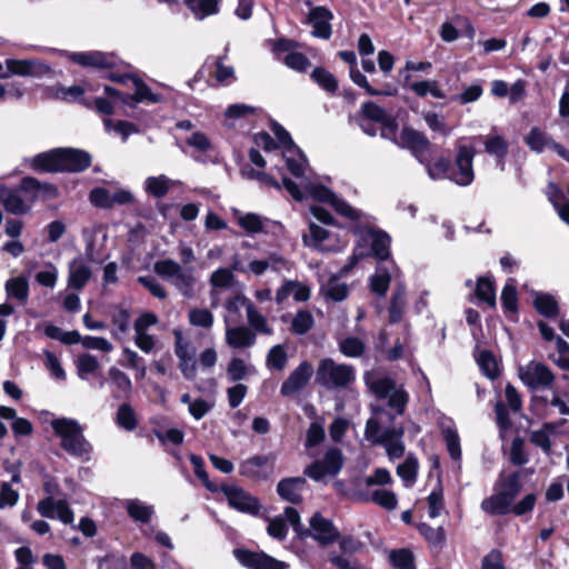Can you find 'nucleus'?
<instances>
[{
    "label": "nucleus",
    "mask_w": 569,
    "mask_h": 569,
    "mask_svg": "<svg viewBox=\"0 0 569 569\" xmlns=\"http://www.w3.org/2000/svg\"><path fill=\"white\" fill-rule=\"evenodd\" d=\"M366 383L372 393L379 398H388L389 406L402 415L408 402V393L389 377L366 375Z\"/></svg>",
    "instance_id": "nucleus-6"
},
{
    "label": "nucleus",
    "mask_w": 569,
    "mask_h": 569,
    "mask_svg": "<svg viewBox=\"0 0 569 569\" xmlns=\"http://www.w3.org/2000/svg\"><path fill=\"white\" fill-rule=\"evenodd\" d=\"M405 307L406 291L402 287H398L392 295L391 306L389 309V319L391 322L400 321Z\"/></svg>",
    "instance_id": "nucleus-47"
},
{
    "label": "nucleus",
    "mask_w": 569,
    "mask_h": 569,
    "mask_svg": "<svg viewBox=\"0 0 569 569\" xmlns=\"http://www.w3.org/2000/svg\"><path fill=\"white\" fill-rule=\"evenodd\" d=\"M418 468V460L412 455H409L406 460L397 467V475L406 487H412L416 482Z\"/></svg>",
    "instance_id": "nucleus-34"
},
{
    "label": "nucleus",
    "mask_w": 569,
    "mask_h": 569,
    "mask_svg": "<svg viewBox=\"0 0 569 569\" xmlns=\"http://www.w3.org/2000/svg\"><path fill=\"white\" fill-rule=\"evenodd\" d=\"M501 302L502 307L506 311L517 312L518 310V297L516 286L513 284V280L510 279L502 289L501 292Z\"/></svg>",
    "instance_id": "nucleus-53"
},
{
    "label": "nucleus",
    "mask_w": 569,
    "mask_h": 569,
    "mask_svg": "<svg viewBox=\"0 0 569 569\" xmlns=\"http://www.w3.org/2000/svg\"><path fill=\"white\" fill-rule=\"evenodd\" d=\"M20 495L9 482L0 483V509L12 508L19 501Z\"/></svg>",
    "instance_id": "nucleus-63"
},
{
    "label": "nucleus",
    "mask_w": 569,
    "mask_h": 569,
    "mask_svg": "<svg viewBox=\"0 0 569 569\" xmlns=\"http://www.w3.org/2000/svg\"><path fill=\"white\" fill-rule=\"evenodd\" d=\"M312 79L326 91L335 92L338 88V82L332 73L323 68H316L311 73Z\"/></svg>",
    "instance_id": "nucleus-54"
},
{
    "label": "nucleus",
    "mask_w": 569,
    "mask_h": 569,
    "mask_svg": "<svg viewBox=\"0 0 569 569\" xmlns=\"http://www.w3.org/2000/svg\"><path fill=\"white\" fill-rule=\"evenodd\" d=\"M343 466V455L340 449L331 447L327 449L323 458L309 465L303 475L315 481H322L326 477L337 476Z\"/></svg>",
    "instance_id": "nucleus-7"
},
{
    "label": "nucleus",
    "mask_w": 569,
    "mask_h": 569,
    "mask_svg": "<svg viewBox=\"0 0 569 569\" xmlns=\"http://www.w3.org/2000/svg\"><path fill=\"white\" fill-rule=\"evenodd\" d=\"M365 343L356 337H347L339 341V350L349 358H357L365 352Z\"/></svg>",
    "instance_id": "nucleus-49"
},
{
    "label": "nucleus",
    "mask_w": 569,
    "mask_h": 569,
    "mask_svg": "<svg viewBox=\"0 0 569 569\" xmlns=\"http://www.w3.org/2000/svg\"><path fill=\"white\" fill-rule=\"evenodd\" d=\"M533 302L537 311L545 317L551 318L558 313V303L548 293H537Z\"/></svg>",
    "instance_id": "nucleus-44"
},
{
    "label": "nucleus",
    "mask_w": 569,
    "mask_h": 569,
    "mask_svg": "<svg viewBox=\"0 0 569 569\" xmlns=\"http://www.w3.org/2000/svg\"><path fill=\"white\" fill-rule=\"evenodd\" d=\"M283 187L297 201L303 200L306 197H310L313 200L320 202L330 203L338 213L352 220H358L361 213L349 206L346 201L337 198L328 188L303 180L300 186L291 181L290 179L282 178Z\"/></svg>",
    "instance_id": "nucleus-2"
},
{
    "label": "nucleus",
    "mask_w": 569,
    "mask_h": 569,
    "mask_svg": "<svg viewBox=\"0 0 569 569\" xmlns=\"http://www.w3.org/2000/svg\"><path fill=\"white\" fill-rule=\"evenodd\" d=\"M389 560L397 569H415L413 555L407 549L391 551Z\"/></svg>",
    "instance_id": "nucleus-56"
},
{
    "label": "nucleus",
    "mask_w": 569,
    "mask_h": 569,
    "mask_svg": "<svg viewBox=\"0 0 569 569\" xmlns=\"http://www.w3.org/2000/svg\"><path fill=\"white\" fill-rule=\"evenodd\" d=\"M62 158L61 148L52 149L47 152L37 154L32 159V168L36 170L47 172H60L62 171Z\"/></svg>",
    "instance_id": "nucleus-26"
},
{
    "label": "nucleus",
    "mask_w": 569,
    "mask_h": 569,
    "mask_svg": "<svg viewBox=\"0 0 569 569\" xmlns=\"http://www.w3.org/2000/svg\"><path fill=\"white\" fill-rule=\"evenodd\" d=\"M418 530L420 535L431 547L442 548L446 543V531L443 527L433 528L428 523H419Z\"/></svg>",
    "instance_id": "nucleus-35"
},
{
    "label": "nucleus",
    "mask_w": 569,
    "mask_h": 569,
    "mask_svg": "<svg viewBox=\"0 0 569 569\" xmlns=\"http://www.w3.org/2000/svg\"><path fill=\"white\" fill-rule=\"evenodd\" d=\"M247 319L250 325L256 331L270 335L271 329L267 323V319L264 316H262L257 308L251 302L247 306Z\"/></svg>",
    "instance_id": "nucleus-50"
},
{
    "label": "nucleus",
    "mask_w": 569,
    "mask_h": 569,
    "mask_svg": "<svg viewBox=\"0 0 569 569\" xmlns=\"http://www.w3.org/2000/svg\"><path fill=\"white\" fill-rule=\"evenodd\" d=\"M188 320L189 323L194 327L211 329L214 317L213 313L206 308H192L188 312Z\"/></svg>",
    "instance_id": "nucleus-42"
},
{
    "label": "nucleus",
    "mask_w": 569,
    "mask_h": 569,
    "mask_svg": "<svg viewBox=\"0 0 569 569\" xmlns=\"http://www.w3.org/2000/svg\"><path fill=\"white\" fill-rule=\"evenodd\" d=\"M237 223L248 233H259L263 230V219L257 213L236 212Z\"/></svg>",
    "instance_id": "nucleus-41"
},
{
    "label": "nucleus",
    "mask_w": 569,
    "mask_h": 569,
    "mask_svg": "<svg viewBox=\"0 0 569 569\" xmlns=\"http://www.w3.org/2000/svg\"><path fill=\"white\" fill-rule=\"evenodd\" d=\"M92 274L90 266L82 257H77L68 266V286L81 290L90 280Z\"/></svg>",
    "instance_id": "nucleus-23"
},
{
    "label": "nucleus",
    "mask_w": 569,
    "mask_h": 569,
    "mask_svg": "<svg viewBox=\"0 0 569 569\" xmlns=\"http://www.w3.org/2000/svg\"><path fill=\"white\" fill-rule=\"evenodd\" d=\"M228 503L233 509L256 516L259 513L260 503L257 498L237 486H223L221 488Z\"/></svg>",
    "instance_id": "nucleus-14"
},
{
    "label": "nucleus",
    "mask_w": 569,
    "mask_h": 569,
    "mask_svg": "<svg viewBox=\"0 0 569 569\" xmlns=\"http://www.w3.org/2000/svg\"><path fill=\"white\" fill-rule=\"evenodd\" d=\"M89 198L91 203L99 208L127 204L133 200V196L129 190L117 188H94L91 190Z\"/></svg>",
    "instance_id": "nucleus-15"
},
{
    "label": "nucleus",
    "mask_w": 569,
    "mask_h": 569,
    "mask_svg": "<svg viewBox=\"0 0 569 569\" xmlns=\"http://www.w3.org/2000/svg\"><path fill=\"white\" fill-rule=\"evenodd\" d=\"M283 158L288 170L297 178L302 177L307 164V159L300 149L295 147L293 151L283 152Z\"/></svg>",
    "instance_id": "nucleus-39"
},
{
    "label": "nucleus",
    "mask_w": 569,
    "mask_h": 569,
    "mask_svg": "<svg viewBox=\"0 0 569 569\" xmlns=\"http://www.w3.org/2000/svg\"><path fill=\"white\" fill-rule=\"evenodd\" d=\"M6 67L7 73L1 74L4 78L12 76L40 78L51 72L49 66L36 59H7Z\"/></svg>",
    "instance_id": "nucleus-12"
},
{
    "label": "nucleus",
    "mask_w": 569,
    "mask_h": 569,
    "mask_svg": "<svg viewBox=\"0 0 569 569\" xmlns=\"http://www.w3.org/2000/svg\"><path fill=\"white\" fill-rule=\"evenodd\" d=\"M312 373V366L308 361H302L283 381L280 393L283 397L296 395L308 385Z\"/></svg>",
    "instance_id": "nucleus-18"
},
{
    "label": "nucleus",
    "mask_w": 569,
    "mask_h": 569,
    "mask_svg": "<svg viewBox=\"0 0 569 569\" xmlns=\"http://www.w3.org/2000/svg\"><path fill=\"white\" fill-rule=\"evenodd\" d=\"M476 151L472 147L460 146L455 159L456 169L451 172L450 180L455 183L466 187L471 184L475 179L473 158Z\"/></svg>",
    "instance_id": "nucleus-11"
},
{
    "label": "nucleus",
    "mask_w": 569,
    "mask_h": 569,
    "mask_svg": "<svg viewBox=\"0 0 569 569\" xmlns=\"http://www.w3.org/2000/svg\"><path fill=\"white\" fill-rule=\"evenodd\" d=\"M100 367L96 356L90 353L81 355L77 360V372L80 379L84 380L89 375L94 373Z\"/></svg>",
    "instance_id": "nucleus-48"
},
{
    "label": "nucleus",
    "mask_w": 569,
    "mask_h": 569,
    "mask_svg": "<svg viewBox=\"0 0 569 569\" xmlns=\"http://www.w3.org/2000/svg\"><path fill=\"white\" fill-rule=\"evenodd\" d=\"M323 290L326 296L335 301H341L348 295V288L346 283L339 281L337 278H331Z\"/></svg>",
    "instance_id": "nucleus-64"
},
{
    "label": "nucleus",
    "mask_w": 569,
    "mask_h": 569,
    "mask_svg": "<svg viewBox=\"0 0 569 569\" xmlns=\"http://www.w3.org/2000/svg\"><path fill=\"white\" fill-rule=\"evenodd\" d=\"M1 204L4 209L13 214H24L30 210V204L23 201V199L14 191L6 190Z\"/></svg>",
    "instance_id": "nucleus-37"
},
{
    "label": "nucleus",
    "mask_w": 569,
    "mask_h": 569,
    "mask_svg": "<svg viewBox=\"0 0 569 569\" xmlns=\"http://www.w3.org/2000/svg\"><path fill=\"white\" fill-rule=\"evenodd\" d=\"M61 158L62 171H82L91 163L90 154L79 149L61 148Z\"/></svg>",
    "instance_id": "nucleus-24"
},
{
    "label": "nucleus",
    "mask_w": 569,
    "mask_h": 569,
    "mask_svg": "<svg viewBox=\"0 0 569 569\" xmlns=\"http://www.w3.org/2000/svg\"><path fill=\"white\" fill-rule=\"evenodd\" d=\"M481 371L490 379L498 376V363L489 351H481L477 358Z\"/></svg>",
    "instance_id": "nucleus-57"
},
{
    "label": "nucleus",
    "mask_w": 569,
    "mask_h": 569,
    "mask_svg": "<svg viewBox=\"0 0 569 569\" xmlns=\"http://www.w3.org/2000/svg\"><path fill=\"white\" fill-rule=\"evenodd\" d=\"M520 380L530 389H552L555 375L542 362L530 361L518 370Z\"/></svg>",
    "instance_id": "nucleus-8"
},
{
    "label": "nucleus",
    "mask_w": 569,
    "mask_h": 569,
    "mask_svg": "<svg viewBox=\"0 0 569 569\" xmlns=\"http://www.w3.org/2000/svg\"><path fill=\"white\" fill-rule=\"evenodd\" d=\"M361 112L368 120L380 124L391 118L383 108L371 101L365 102L361 106Z\"/></svg>",
    "instance_id": "nucleus-55"
},
{
    "label": "nucleus",
    "mask_w": 569,
    "mask_h": 569,
    "mask_svg": "<svg viewBox=\"0 0 569 569\" xmlns=\"http://www.w3.org/2000/svg\"><path fill=\"white\" fill-rule=\"evenodd\" d=\"M226 322V342L234 349L249 348L256 342V335L244 326L230 327V318H224Z\"/></svg>",
    "instance_id": "nucleus-20"
},
{
    "label": "nucleus",
    "mask_w": 569,
    "mask_h": 569,
    "mask_svg": "<svg viewBox=\"0 0 569 569\" xmlns=\"http://www.w3.org/2000/svg\"><path fill=\"white\" fill-rule=\"evenodd\" d=\"M154 271L160 277L168 279L186 298L193 296L197 278L193 268H183L171 259H164L154 263Z\"/></svg>",
    "instance_id": "nucleus-5"
},
{
    "label": "nucleus",
    "mask_w": 569,
    "mask_h": 569,
    "mask_svg": "<svg viewBox=\"0 0 569 569\" xmlns=\"http://www.w3.org/2000/svg\"><path fill=\"white\" fill-rule=\"evenodd\" d=\"M371 500L387 510H393L398 505L397 496L392 491L386 489L372 491Z\"/></svg>",
    "instance_id": "nucleus-58"
},
{
    "label": "nucleus",
    "mask_w": 569,
    "mask_h": 569,
    "mask_svg": "<svg viewBox=\"0 0 569 569\" xmlns=\"http://www.w3.org/2000/svg\"><path fill=\"white\" fill-rule=\"evenodd\" d=\"M397 144L409 149L419 162H426L425 153L429 150L430 142L423 133L411 128H403Z\"/></svg>",
    "instance_id": "nucleus-17"
},
{
    "label": "nucleus",
    "mask_w": 569,
    "mask_h": 569,
    "mask_svg": "<svg viewBox=\"0 0 569 569\" xmlns=\"http://www.w3.org/2000/svg\"><path fill=\"white\" fill-rule=\"evenodd\" d=\"M305 485L306 480L303 477L287 478L278 483L277 491L283 500L291 503H299Z\"/></svg>",
    "instance_id": "nucleus-27"
},
{
    "label": "nucleus",
    "mask_w": 569,
    "mask_h": 569,
    "mask_svg": "<svg viewBox=\"0 0 569 569\" xmlns=\"http://www.w3.org/2000/svg\"><path fill=\"white\" fill-rule=\"evenodd\" d=\"M550 395H535L532 397L533 409L547 416L557 412L569 416V391L550 389Z\"/></svg>",
    "instance_id": "nucleus-9"
},
{
    "label": "nucleus",
    "mask_w": 569,
    "mask_h": 569,
    "mask_svg": "<svg viewBox=\"0 0 569 569\" xmlns=\"http://www.w3.org/2000/svg\"><path fill=\"white\" fill-rule=\"evenodd\" d=\"M288 361L287 352L281 345L273 346L267 355V367L283 370Z\"/></svg>",
    "instance_id": "nucleus-52"
},
{
    "label": "nucleus",
    "mask_w": 569,
    "mask_h": 569,
    "mask_svg": "<svg viewBox=\"0 0 569 569\" xmlns=\"http://www.w3.org/2000/svg\"><path fill=\"white\" fill-rule=\"evenodd\" d=\"M480 508L483 512L496 516L507 515L511 511V503L499 491L481 501Z\"/></svg>",
    "instance_id": "nucleus-31"
},
{
    "label": "nucleus",
    "mask_w": 569,
    "mask_h": 569,
    "mask_svg": "<svg viewBox=\"0 0 569 569\" xmlns=\"http://www.w3.org/2000/svg\"><path fill=\"white\" fill-rule=\"evenodd\" d=\"M520 490V476L516 472L501 479L498 491L512 505Z\"/></svg>",
    "instance_id": "nucleus-40"
},
{
    "label": "nucleus",
    "mask_w": 569,
    "mask_h": 569,
    "mask_svg": "<svg viewBox=\"0 0 569 569\" xmlns=\"http://www.w3.org/2000/svg\"><path fill=\"white\" fill-rule=\"evenodd\" d=\"M409 88L418 97H425L428 93L438 99H442L446 97L445 92L440 89L439 83L435 80H423L413 82L409 84Z\"/></svg>",
    "instance_id": "nucleus-43"
},
{
    "label": "nucleus",
    "mask_w": 569,
    "mask_h": 569,
    "mask_svg": "<svg viewBox=\"0 0 569 569\" xmlns=\"http://www.w3.org/2000/svg\"><path fill=\"white\" fill-rule=\"evenodd\" d=\"M326 438L325 428L319 422H311L306 435V449H311L320 445Z\"/></svg>",
    "instance_id": "nucleus-62"
},
{
    "label": "nucleus",
    "mask_w": 569,
    "mask_h": 569,
    "mask_svg": "<svg viewBox=\"0 0 569 569\" xmlns=\"http://www.w3.org/2000/svg\"><path fill=\"white\" fill-rule=\"evenodd\" d=\"M173 181L167 176L149 177L144 181L146 191L156 198H162L169 191Z\"/></svg>",
    "instance_id": "nucleus-36"
},
{
    "label": "nucleus",
    "mask_w": 569,
    "mask_h": 569,
    "mask_svg": "<svg viewBox=\"0 0 569 569\" xmlns=\"http://www.w3.org/2000/svg\"><path fill=\"white\" fill-rule=\"evenodd\" d=\"M428 515L431 519L438 518L445 509L443 492L441 488L433 490L427 498Z\"/></svg>",
    "instance_id": "nucleus-61"
},
{
    "label": "nucleus",
    "mask_w": 569,
    "mask_h": 569,
    "mask_svg": "<svg viewBox=\"0 0 569 569\" xmlns=\"http://www.w3.org/2000/svg\"><path fill=\"white\" fill-rule=\"evenodd\" d=\"M525 143L533 152L541 153L546 150H552L561 158L569 161V152L560 143L553 141V139L538 127L531 128V130L523 138Z\"/></svg>",
    "instance_id": "nucleus-13"
},
{
    "label": "nucleus",
    "mask_w": 569,
    "mask_h": 569,
    "mask_svg": "<svg viewBox=\"0 0 569 569\" xmlns=\"http://www.w3.org/2000/svg\"><path fill=\"white\" fill-rule=\"evenodd\" d=\"M332 19L331 12L325 7L315 8L309 16V21L312 24V36L328 39L331 36V24L330 21Z\"/></svg>",
    "instance_id": "nucleus-25"
},
{
    "label": "nucleus",
    "mask_w": 569,
    "mask_h": 569,
    "mask_svg": "<svg viewBox=\"0 0 569 569\" xmlns=\"http://www.w3.org/2000/svg\"><path fill=\"white\" fill-rule=\"evenodd\" d=\"M485 151L495 157L497 162L503 168V160L509 151L507 140L500 134H488L483 139Z\"/></svg>",
    "instance_id": "nucleus-28"
},
{
    "label": "nucleus",
    "mask_w": 569,
    "mask_h": 569,
    "mask_svg": "<svg viewBox=\"0 0 569 569\" xmlns=\"http://www.w3.org/2000/svg\"><path fill=\"white\" fill-rule=\"evenodd\" d=\"M390 284V274L387 270L379 268L375 276L370 279L371 290L379 295L385 296Z\"/></svg>",
    "instance_id": "nucleus-60"
},
{
    "label": "nucleus",
    "mask_w": 569,
    "mask_h": 569,
    "mask_svg": "<svg viewBox=\"0 0 569 569\" xmlns=\"http://www.w3.org/2000/svg\"><path fill=\"white\" fill-rule=\"evenodd\" d=\"M54 433L61 439V448L69 455L89 459L92 447L83 436L79 422L70 418H58L51 421Z\"/></svg>",
    "instance_id": "nucleus-3"
},
{
    "label": "nucleus",
    "mask_w": 569,
    "mask_h": 569,
    "mask_svg": "<svg viewBox=\"0 0 569 569\" xmlns=\"http://www.w3.org/2000/svg\"><path fill=\"white\" fill-rule=\"evenodd\" d=\"M308 533L321 545H329L339 538L338 529L331 521L316 513L310 519V529Z\"/></svg>",
    "instance_id": "nucleus-19"
},
{
    "label": "nucleus",
    "mask_w": 569,
    "mask_h": 569,
    "mask_svg": "<svg viewBox=\"0 0 569 569\" xmlns=\"http://www.w3.org/2000/svg\"><path fill=\"white\" fill-rule=\"evenodd\" d=\"M219 2L220 0H184V4L199 20L217 14L219 12Z\"/></svg>",
    "instance_id": "nucleus-32"
},
{
    "label": "nucleus",
    "mask_w": 569,
    "mask_h": 569,
    "mask_svg": "<svg viewBox=\"0 0 569 569\" xmlns=\"http://www.w3.org/2000/svg\"><path fill=\"white\" fill-rule=\"evenodd\" d=\"M123 503L129 517L137 522L147 523L154 515L153 506L139 499H127Z\"/></svg>",
    "instance_id": "nucleus-29"
},
{
    "label": "nucleus",
    "mask_w": 569,
    "mask_h": 569,
    "mask_svg": "<svg viewBox=\"0 0 569 569\" xmlns=\"http://www.w3.org/2000/svg\"><path fill=\"white\" fill-rule=\"evenodd\" d=\"M423 164L426 166L428 176L432 180H439V179H445V178L450 179V177H451V173H450L451 164H450V160L448 158L441 157V158H438L433 164H430L427 161Z\"/></svg>",
    "instance_id": "nucleus-45"
},
{
    "label": "nucleus",
    "mask_w": 569,
    "mask_h": 569,
    "mask_svg": "<svg viewBox=\"0 0 569 569\" xmlns=\"http://www.w3.org/2000/svg\"><path fill=\"white\" fill-rule=\"evenodd\" d=\"M236 559L248 569H286L287 565L264 552H252L243 549L233 551Z\"/></svg>",
    "instance_id": "nucleus-16"
},
{
    "label": "nucleus",
    "mask_w": 569,
    "mask_h": 569,
    "mask_svg": "<svg viewBox=\"0 0 569 569\" xmlns=\"http://www.w3.org/2000/svg\"><path fill=\"white\" fill-rule=\"evenodd\" d=\"M303 242L308 247L326 252L337 251L345 247L336 233L313 222L309 224V233L303 234Z\"/></svg>",
    "instance_id": "nucleus-10"
},
{
    "label": "nucleus",
    "mask_w": 569,
    "mask_h": 569,
    "mask_svg": "<svg viewBox=\"0 0 569 569\" xmlns=\"http://www.w3.org/2000/svg\"><path fill=\"white\" fill-rule=\"evenodd\" d=\"M69 59L82 67L107 69L112 68L116 64L113 56L100 51L72 52L69 54Z\"/></svg>",
    "instance_id": "nucleus-22"
},
{
    "label": "nucleus",
    "mask_w": 569,
    "mask_h": 569,
    "mask_svg": "<svg viewBox=\"0 0 569 569\" xmlns=\"http://www.w3.org/2000/svg\"><path fill=\"white\" fill-rule=\"evenodd\" d=\"M253 372V368L248 366L241 358H232L227 368V375L231 381H240Z\"/></svg>",
    "instance_id": "nucleus-46"
},
{
    "label": "nucleus",
    "mask_w": 569,
    "mask_h": 569,
    "mask_svg": "<svg viewBox=\"0 0 569 569\" xmlns=\"http://www.w3.org/2000/svg\"><path fill=\"white\" fill-rule=\"evenodd\" d=\"M356 380V370L351 365L338 363L331 358L321 359L316 370V382L328 389H347Z\"/></svg>",
    "instance_id": "nucleus-4"
},
{
    "label": "nucleus",
    "mask_w": 569,
    "mask_h": 569,
    "mask_svg": "<svg viewBox=\"0 0 569 569\" xmlns=\"http://www.w3.org/2000/svg\"><path fill=\"white\" fill-rule=\"evenodd\" d=\"M117 422L126 430H133L137 427V419L133 409L123 403L119 407L117 412Z\"/></svg>",
    "instance_id": "nucleus-59"
},
{
    "label": "nucleus",
    "mask_w": 569,
    "mask_h": 569,
    "mask_svg": "<svg viewBox=\"0 0 569 569\" xmlns=\"http://www.w3.org/2000/svg\"><path fill=\"white\" fill-rule=\"evenodd\" d=\"M475 293L480 301L486 302L490 307L496 306V290L493 282L491 281L490 278H479L477 281Z\"/></svg>",
    "instance_id": "nucleus-38"
},
{
    "label": "nucleus",
    "mask_w": 569,
    "mask_h": 569,
    "mask_svg": "<svg viewBox=\"0 0 569 569\" xmlns=\"http://www.w3.org/2000/svg\"><path fill=\"white\" fill-rule=\"evenodd\" d=\"M361 240L370 242L371 253L379 260H386L389 257L390 238L382 231L371 228L359 230Z\"/></svg>",
    "instance_id": "nucleus-21"
},
{
    "label": "nucleus",
    "mask_w": 569,
    "mask_h": 569,
    "mask_svg": "<svg viewBox=\"0 0 569 569\" xmlns=\"http://www.w3.org/2000/svg\"><path fill=\"white\" fill-rule=\"evenodd\" d=\"M6 292L9 298L26 303L29 297V283L24 277L10 278L6 282Z\"/></svg>",
    "instance_id": "nucleus-33"
},
{
    "label": "nucleus",
    "mask_w": 569,
    "mask_h": 569,
    "mask_svg": "<svg viewBox=\"0 0 569 569\" xmlns=\"http://www.w3.org/2000/svg\"><path fill=\"white\" fill-rule=\"evenodd\" d=\"M387 420H392L391 415L383 408H375L372 416L367 420L365 437L372 445L383 447L388 458L393 460L405 455V428L402 426L385 428Z\"/></svg>",
    "instance_id": "nucleus-1"
},
{
    "label": "nucleus",
    "mask_w": 569,
    "mask_h": 569,
    "mask_svg": "<svg viewBox=\"0 0 569 569\" xmlns=\"http://www.w3.org/2000/svg\"><path fill=\"white\" fill-rule=\"evenodd\" d=\"M108 376L111 381V385L114 387L116 398L130 396L132 391V382L126 372L112 366L108 370Z\"/></svg>",
    "instance_id": "nucleus-30"
},
{
    "label": "nucleus",
    "mask_w": 569,
    "mask_h": 569,
    "mask_svg": "<svg viewBox=\"0 0 569 569\" xmlns=\"http://www.w3.org/2000/svg\"><path fill=\"white\" fill-rule=\"evenodd\" d=\"M313 316L308 310H300L291 321V329L297 335H305L313 327Z\"/></svg>",
    "instance_id": "nucleus-51"
}]
</instances>
